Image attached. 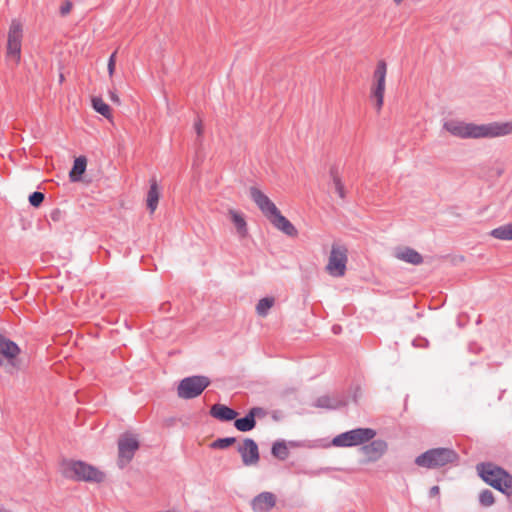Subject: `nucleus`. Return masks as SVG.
Masks as SVG:
<instances>
[{
  "instance_id": "obj_1",
  "label": "nucleus",
  "mask_w": 512,
  "mask_h": 512,
  "mask_svg": "<svg viewBox=\"0 0 512 512\" xmlns=\"http://www.w3.org/2000/svg\"><path fill=\"white\" fill-rule=\"evenodd\" d=\"M444 128L462 139L497 138L512 134V121L475 124L450 120L444 123Z\"/></svg>"
},
{
  "instance_id": "obj_2",
  "label": "nucleus",
  "mask_w": 512,
  "mask_h": 512,
  "mask_svg": "<svg viewBox=\"0 0 512 512\" xmlns=\"http://www.w3.org/2000/svg\"><path fill=\"white\" fill-rule=\"evenodd\" d=\"M476 468L485 483L507 496L511 494L512 475L504 468L491 462L479 463Z\"/></svg>"
},
{
  "instance_id": "obj_3",
  "label": "nucleus",
  "mask_w": 512,
  "mask_h": 512,
  "mask_svg": "<svg viewBox=\"0 0 512 512\" xmlns=\"http://www.w3.org/2000/svg\"><path fill=\"white\" fill-rule=\"evenodd\" d=\"M61 467L63 476L75 481L100 483L105 477L98 468L80 460H64Z\"/></svg>"
},
{
  "instance_id": "obj_4",
  "label": "nucleus",
  "mask_w": 512,
  "mask_h": 512,
  "mask_svg": "<svg viewBox=\"0 0 512 512\" xmlns=\"http://www.w3.org/2000/svg\"><path fill=\"white\" fill-rule=\"evenodd\" d=\"M459 460L458 453L452 448H432L415 458V464L426 469H437Z\"/></svg>"
},
{
  "instance_id": "obj_5",
  "label": "nucleus",
  "mask_w": 512,
  "mask_h": 512,
  "mask_svg": "<svg viewBox=\"0 0 512 512\" xmlns=\"http://www.w3.org/2000/svg\"><path fill=\"white\" fill-rule=\"evenodd\" d=\"M211 384L209 377L204 375H192L183 378L177 387V395L181 399L190 400L202 394Z\"/></svg>"
},
{
  "instance_id": "obj_6",
  "label": "nucleus",
  "mask_w": 512,
  "mask_h": 512,
  "mask_svg": "<svg viewBox=\"0 0 512 512\" xmlns=\"http://www.w3.org/2000/svg\"><path fill=\"white\" fill-rule=\"evenodd\" d=\"M376 436V431L372 428H356L341 434L332 439V445L335 447H354L369 442Z\"/></svg>"
},
{
  "instance_id": "obj_7",
  "label": "nucleus",
  "mask_w": 512,
  "mask_h": 512,
  "mask_svg": "<svg viewBox=\"0 0 512 512\" xmlns=\"http://www.w3.org/2000/svg\"><path fill=\"white\" fill-rule=\"evenodd\" d=\"M387 74V64L384 60L377 63L373 73V85L371 88L370 99L375 102V107L379 111L383 105L385 81Z\"/></svg>"
},
{
  "instance_id": "obj_8",
  "label": "nucleus",
  "mask_w": 512,
  "mask_h": 512,
  "mask_svg": "<svg viewBox=\"0 0 512 512\" xmlns=\"http://www.w3.org/2000/svg\"><path fill=\"white\" fill-rule=\"evenodd\" d=\"M347 261V248L344 245L333 244L326 270L333 277H342L346 272Z\"/></svg>"
},
{
  "instance_id": "obj_9",
  "label": "nucleus",
  "mask_w": 512,
  "mask_h": 512,
  "mask_svg": "<svg viewBox=\"0 0 512 512\" xmlns=\"http://www.w3.org/2000/svg\"><path fill=\"white\" fill-rule=\"evenodd\" d=\"M23 30L18 20H12L7 39V58L18 64L21 56Z\"/></svg>"
},
{
  "instance_id": "obj_10",
  "label": "nucleus",
  "mask_w": 512,
  "mask_h": 512,
  "mask_svg": "<svg viewBox=\"0 0 512 512\" xmlns=\"http://www.w3.org/2000/svg\"><path fill=\"white\" fill-rule=\"evenodd\" d=\"M20 352V347L14 341L7 339L0 353V358L6 360L3 367L8 374L13 375L20 370V361L18 359Z\"/></svg>"
},
{
  "instance_id": "obj_11",
  "label": "nucleus",
  "mask_w": 512,
  "mask_h": 512,
  "mask_svg": "<svg viewBox=\"0 0 512 512\" xmlns=\"http://www.w3.org/2000/svg\"><path fill=\"white\" fill-rule=\"evenodd\" d=\"M238 453L241 455L242 462L245 466H254L260 460L259 448L255 440L245 438L243 443L237 447Z\"/></svg>"
},
{
  "instance_id": "obj_12",
  "label": "nucleus",
  "mask_w": 512,
  "mask_h": 512,
  "mask_svg": "<svg viewBox=\"0 0 512 512\" xmlns=\"http://www.w3.org/2000/svg\"><path fill=\"white\" fill-rule=\"evenodd\" d=\"M388 449V444L382 439H372L369 443L361 445L360 452L366 457L367 462L378 461Z\"/></svg>"
},
{
  "instance_id": "obj_13",
  "label": "nucleus",
  "mask_w": 512,
  "mask_h": 512,
  "mask_svg": "<svg viewBox=\"0 0 512 512\" xmlns=\"http://www.w3.org/2000/svg\"><path fill=\"white\" fill-rule=\"evenodd\" d=\"M250 197L268 220L279 210L269 197L257 187L250 188Z\"/></svg>"
},
{
  "instance_id": "obj_14",
  "label": "nucleus",
  "mask_w": 512,
  "mask_h": 512,
  "mask_svg": "<svg viewBox=\"0 0 512 512\" xmlns=\"http://www.w3.org/2000/svg\"><path fill=\"white\" fill-rule=\"evenodd\" d=\"M139 448V441L131 434L125 433L118 440V452L120 461L126 463L131 461L136 450Z\"/></svg>"
},
{
  "instance_id": "obj_15",
  "label": "nucleus",
  "mask_w": 512,
  "mask_h": 512,
  "mask_svg": "<svg viewBox=\"0 0 512 512\" xmlns=\"http://www.w3.org/2000/svg\"><path fill=\"white\" fill-rule=\"evenodd\" d=\"M266 412L261 407H253L242 418H235L234 427L240 432H248L255 428L256 417L265 416Z\"/></svg>"
},
{
  "instance_id": "obj_16",
  "label": "nucleus",
  "mask_w": 512,
  "mask_h": 512,
  "mask_svg": "<svg viewBox=\"0 0 512 512\" xmlns=\"http://www.w3.org/2000/svg\"><path fill=\"white\" fill-rule=\"evenodd\" d=\"M276 504V496L272 492H261L251 501L254 512H269Z\"/></svg>"
},
{
  "instance_id": "obj_17",
  "label": "nucleus",
  "mask_w": 512,
  "mask_h": 512,
  "mask_svg": "<svg viewBox=\"0 0 512 512\" xmlns=\"http://www.w3.org/2000/svg\"><path fill=\"white\" fill-rule=\"evenodd\" d=\"M269 221L277 230L289 237H296L298 235L296 227L286 217H284L279 210L269 219Z\"/></svg>"
},
{
  "instance_id": "obj_18",
  "label": "nucleus",
  "mask_w": 512,
  "mask_h": 512,
  "mask_svg": "<svg viewBox=\"0 0 512 512\" xmlns=\"http://www.w3.org/2000/svg\"><path fill=\"white\" fill-rule=\"evenodd\" d=\"M210 415L223 422H229L234 420L237 417V412L224 405V404H214L210 408Z\"/></svg>"
},
{
  "instance_id": "obj_19",
  "label": "nucleus",
  "mask_w": 512,
  "mask_h": 512,
  "mask_svg": "<svg viewBox=\"0 0 512 512\" xmlns=\"http://www.w3.org/2000/svg\"><path fill=\"white\" fill-rule=\"evenodd\" d=\"M396 257L406 263L420 265L423 263L422 255L416 250L406 247L396 254Z\"/></svg>"
},
{
  "instance_id": "obj_20",
  "label": "nucleus",
  "mask_w": 512,
  "mask_h": 512,
  "mask_svg": "<svg viewBox=\"0 0 512 512\" xmlns=\"http://www.w3.org/2000/svg\"><path fill=\"white\" fill-rule=\"evenodd\" d=\"M87 166V160L84 156H80L75 159L73 167L69 173L70 180L77 182L81 179L82 174L85 172Z\"/></svg>"
},
{
  "instance_id": "obj_21",
  "label": "nucleus",
  "mask_w": 512,
  "mask_h": 512,
  "mask_svg": "<svg viewBox=\"0 0 512 512\" xmlns=\"http://www.w3.org/2000/svg\"><path fill=\"white\" fill-rule=\"evenodd\" d=\"M159 189L156 180H152L150 183V187L147 193V208L153 213L158 205L159 201Z\"/></svg>"
},
{
  "instance_id": "obj_22",
  "label": "nucleus",
  "mask_w": 512,
  "mask_h": 512,
  "mask_svg": "<svg viewBox=\"0 0 512 512\" xmlns=\"http://www.w3.org/2000/svg\"><path fill=\"white\" fill-rule=\"evenodd\" d=\"M313 405L317 408H325V409L335 410V409L340 408L341 406L346 405V402L341 401V400L332 399L329 396H321L315 400Z\"/></svg>"
},
{
  "instance_id": "obj_23",
  "label": "nucleus",
  "mask_w": 512,
  "mask_h": 512,
  "mask_svg": "<svg viewBox=\"0 0 512 512\" xmlns=\"http://www.w3.org/2000/svg\"><path fill=\"white\" fill-rule=\"evenodd\" d=\"M490 236L495 239L511 241L512 240V222L496 227L490 231Z\"/></svg>"
},
{
  "instance_id": "obj_24",
  "label": "nucleus",
  "mask_w": 512,
  "mask_h": 512,
  "mask_svg": "<svg viewBox=\"0 0 512 512\" xmlns=\"http://www.w3.org/2000/svg\"><path fill=\"white\" fill-rule=\"evenodd\" d=\"M229 215L231 217V221L237 229L238 234L240 236H245L247 234V224L243 215L235 210H229Z\"/></svg>"
},
{
  "instance_id": "obj_25",
  "label": "nucleus",
  "mask_w": 512,
  "mask_h": 512,
  "mask_svg": "<svg viewBox=\"0 0 512 512\" xmlns=\"http://www.w3.org/2000/svg\"><path fill=\"white\" fill-rule=\"evenodd\" d=\"M271 453L279 460H285L289 456L287 445L284 441H276L273 443Z\"/></svg>"
},
{
  "instance_id": "obj_26",
  "label": "nucleus",
  "mask_w": 512,
  "mask_h": 512,
  "mask_svg": "<svg viewBox=\"0 0 512 512\" xmlns=\"http://www.w3.org/2000/svg\"><path fill=\"white\" fill-rule=\"evenodd\" d=\"M92 107L97 113L101 114L106 118H109L111 116V110L109 105L106 104L100 97L92 98Z\"/></svg>"
},
{
  "instance_id": "obj_27",
  "label": "nucleus",
  "mask_w": 512,
  "mask_h": 512,
  "mask_svg": "<svg viewBox=\"0 0 512 512\" xmlns=\"http://www.w3.org/2000/svg\"><path fill=\"white\" fill-rule=\"evenodd\" d=\"M274 305L273 297H265L259 300L256 305V312L259 316L265 317L270 308Z\"/></svg>"
},
{
  "instance_id": "obj_28",
  "label": "nucleus",
  "mask_w": 512,
  "mask_h": 512,
  "mask_svg": "<svg viewBox=\"0 0 512 512\" xmlns=\"http://www.w3.org/2000/svg\"><path fill=\"white\" fill-rule=\"evenodd\" d=\"M495 499L492 491L484 489L479 494V503L483 507H490L494 504Z\"/></svg>"
},
{
  "instance_id": "obj_29",
  "label": "nucleus",
  "mask_w": 512,
  "mask_h": 512,
  "mask_svg": "<svg viewBox=\"0 0 512 512\" xmlns=\"http://www.w3.org/2000/svg\"><path fill=\"white\" fill-rule=\"evenodd\" d=\"M330 174L332 177L335 192L339 195L340 198L343 199L345 197L344 186H343L340 178L337 175V170L335 168H332L330 170Z\"/></svg>"
},
{
  "instance_id": "obj_30",
  "label": "nucleus",
  "mask_w": 512,
  "mask_h": 512,
  "mask_svg": "<svg viewBox=\"0 0 512 512\" xmlns=\"http://www.w3.org/2000/svg\"><path fill=\"white\" fill-rule=\"evenodd\" d=\"M236 442L235 437H224L218 438L211 443V448L213 449H226L229 446L233 445Z\"/></svg>"
},
{
  "instance_id": "obj_31",
  "label": "nucleus",
  "mask_w": 512,
  "mask_h": 512,
  "mask_svg": "<svg viewBox=\"0 0 512 512\" xmlns=\"http://www.w3.org/2000/svg\"><path fill=\"white\" fill-rule=\"evenodd\" d=\"M45 195L40 191H35L29 195V203L33 207H39L44 201Z\"/></svg>"
},
{
  "instance_id": "obj_32",
  "label": "nucleus",
  "mask_w": 512,
  "mask_h": 512,
  "mask_svg": "<svg viewBox=\"0 0 512 512\" xmlns=\"http://www.w3.org/2000/svg\"><path fill=\"white\" fill-rule=\"evenodd\" d=\"M115 57H116V52L111 54L109 61H108V73L110 76H112L115 71Z\"/></svg>"
},
{
  "instance_id": "obj_33",
  "label": "nucleus",
  "mask_w": 512,
  "mask_h": 512,
  "mask_svg": "<svg viewBox=\"0 0 512 512\" xmlns=\"http://www.w3.org/2000/svg\"><path fill=\"white\" fill-rule=\"evenodd\" d=\"M71 8H72V3H71V2H69V1L65 2V3L61 6V8H60V13H61V15H66V14H68V13L70 12Z\"/></svg>"
},
{
  "instance_id": "obj_34",
  "label": "nucleus",
  "mask_w": 512,
  "mask_h": 512,
  "mask_svg": "<svg viewBox=\"0 0 512 512\" xmlns=\"http://www.w3.org/2000/svg\"><path fill=\"white\" fill-rule=\"evenodd\" d=\"M194 129L198 135V137H200L202 135V132H203V127H202V121L201 119H197L194 123Z\"/></svg>"
},
{
  "instance_id": "obj_35",
  "label": "nucleus",
  "mask_w": 512,
  "mask_h": 512,
  "mask_svg": "<svg viewBox=\"0 0 512 512\" xmlns=\"http://www.w3.org/2000/svg\"><path fill=\"white\" fill-rule=\"evenodd\" d=\"M7 339H8L7 337L0 334V353L2 352L4 343L7 341ZM3 365H4V360L2 358H0V366H3Z\"/></svg>"
},
{
  "instance_id": "obj_36",
  "label": "nucleus",
  "mask_w": 512,
  "mask_h": 512,
  "mask_svg": "<svg viewBox=\"0 0 512 512\" xmlns=\"http://www.w3.org/2000/svg\"><path fill=\"white\" fill-rule=\"evenodd\" d=\"M110 100L116 104H120V98L115 91H109Z\"/></svg>"
},
{
  "instance_id": "obj_37",
  "label": "nucleus",
  "mask_w": 512,
  "mask_h": 512,
  "mask_svg": "<svg viewBox=\"0 0 512 512\" xmlns=\"http://www.w3.org/2000/svg\"><path fill=\"white\" fill-rule=\"evenodd\" d=\"M60 215H61V212L60 210H53L51 213H50V217L53 221H58L60 219Z\"/></svg>"
},
{
  "instance_id": "obj_38",
  "label": "nucleus",
  "mask_w": 512,
  "mask_h": 512,
  "mask_svg": "<svg viewBox=\"0 0 512 512\" xmlns=\"http://www.w3.org/2000/svg\"><path fill=\"white\" fill-rule=\"evenodd\" d=\"M360 395H361V389H360L359 387H356V388H355V391H354V393H353V396H352L353 401H354L355 403H357V401H358V397H359Z\"/></svg>"
},
{
  "instance_id": "obj_39",
  "label": "nucleus",
  "mask_w": 512,
  "mask_h": 512,
  "mask_svg": "<svg viewBox=\"0 0 512 512\" xmlns=\"http://www.w3.org/2000/svg\"><path fill=\"white\" fill-rule=\"evenodd\" d=\"M429 494H430L431 497L438 495L439 494V487L438 486L431 487L430 491H429Z\"/></svg>"
},
{
  "instance_id": "obj_40",
  "label": "nucleus",
  "mask_w": 512,
  "mask_h": 512,
  "mask_svg": "<svg viewBox=\"0 0 512 512\" xmlns=\"http://www.w3.org/2000/svg\"><path fill=\"white\" fill-rule=\"evenodd\" d=\"M341 330H342V328L339 325H334L332 327V331H333L334 334H339L341 332Z\"/></svg>"
},
{
  "instance_id": "obj_41",
  "label": "nucleus",
  "mask_w": 512,
  "mask_h": 512,
  "mask_svg": "<svg viewBox=\"0 0 512 512\" xmlns=\"http://www.w3.org/2000/svg\"><path fill=\"white\" fill-rule=\"evenodd\" d=\"M280 412L279 411H274L273 414H272V418L276 421H278L281 417H280Z\"/></svg>"
},
{
  "instance_id": "obj_42",
  "label": "nucleus",
  "mask_w": 512,
  "mask_h": 512,
  "mask_svg": "<svg viewBox=\"0 0 512 512\" xmlns=\"http://www.w3.org/2000/svg\"><path fill=\"white\" fill-rule=\"evenodd\" d=\"M63 79H64V77H63V75L61 74V75H60V81H63Z\"/></svg>"
},
{
  "instance_id": "obj_43",
  "label": "nucleus",
  "mask_w": 512,
  "mask_h": 512,
  "mask_svg": "<svg viewBox=\"0 0 512 512\" xmlns=\"http://www.w3.org/2000/svg\"><path fill=\"white\" fill-rule=\"evenodd\" d=\"M401 1H402V0H394V2H396V3H399V2H401Z\"/></svg>"
}]
</instances>
